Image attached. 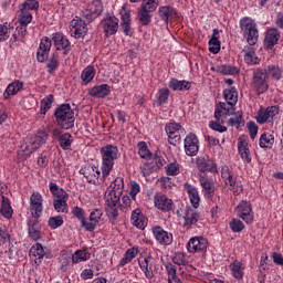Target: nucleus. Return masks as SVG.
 Instances as JSON below:
<instances>
[{
  "instance_id": "nucleus-1",
  "label": "nucleus",
  "mask_w": 283,
  "mask_h": 283,
  "mask_svg": "<svg viewBox=\"0 0 283 283\" xmlns=\"http://www.w3.org/2000/svg\"><path fill=\"white\" fill-rule=\"evenodd\" d=\"M101 156L102 176L103 178H107V176L112 174V169H114V160H118L120 158V153L118 151V147L107 144L101 148Z\"/></svg>"
},
{
  "instance_id": "nucleus-2",
  "label": "nucleus",
  "mask_w": 283,
  "mask_h": 283,
  "mask_svg": "<svg viewBox=\"0 0 283 283\" xmlns=\"http://www.w3.org/2000/svg\"><path fill=\"white\" fill-rule=\"evenodd\" d=\"M55 120L62 129H72L74 127V111L70 104H62L54 112Z\"/></svg>"
},
{
  "instance_id": "nucleus-3",
  "label": "nucleus",
  "mask_w": 283,
  "mask_h": 283,
  "mask_svg": "<svg viewBox=\"0 0 283 283\" xmlns=\"http://www.w3.org/2000/svg\"><path fill=\"white\" fill-rule=\"evenodd\" d=\"M240 29L244 39H247V43L250 45H255V43H258L260 32L258 31V23H255V20L247 17L241 19Z\"/></svg>"
},
{
  "instance_id": "nucleus-4",
  "label": "nucleus",
  "mask_w": 283,
  "mask_h": 283,
  "mask_svg": "<svg viewBox=\"0 0 283 283\" xmlns=\"http://www.w3.org/2000/svg\"><path fill=\"white\" fill-rule=\"evenodd\" d=\"M251 87L259 95L269 92V72H266V69H256L253 71Z\"/></svg>"
},
{
  "instance_id": "nucleus-5",
  "label": "nucleus",
  "mask_w": 283,
  "mask_h": 283,
  "mask_svg": "<svg viewBox=\"0 0 283 283\" xmlns=\"http://www.w3.org/2000/svg\"><path fill=\"white\" fill-rule=\"evenodd\" d=\"M166 134L168 136V143L169 145H176L180 144V140H182L181 134H185V128H182V125L178 123H169L165 127Z\"/></svg>"
},
{
  "instance_id": "nucleus-6",
  "label": "nucleus",
  "mask_w": 283,
  "mask_h": 283,
  "mask_svg": "<svg viewBox=\"0 0 283 283\" xmlns=\"http://www.w3.org/2000/svg\"><path fill=\"white\" fill-rule=\"evenodd\" d=\"M80 174L84 176V178L90 182V185L98 186L105 178L102 177L101 179V169L96 166H84L82 169H80Z\"/></svg>"
},
{
  "instance_id": "nucleus-7",
  "label": "nucleus",
  "mask_w": 283,
  "mask_h": 283,
  "mask_svg": "<svg viewBox=\"0 0 283 283\" xmlns=\"http://www.w3.org/2000/svg\"><path fill=\"white\" fill-rule=\"evenodd\" d=\"M30 212L34 220H39L43 213V196L33 192L30 197Z\"/></svg>"
},
{
  "instance_id": "nucleus-8",
  "label": "nucleus",
  "mask_w": 283,
  "mask_h": 283,
  "mask_svg": "<svg viewBox=\"0 0 283 283\" xmlns=\"http://www.w3.org/2000/svg\"><path fill=\"white\" fill-rule=\"evenodd\" d=\"M184 149L187 156H198L200 145L196 134L190 133L186 136V138L184 139Z\"/></svg>"
},
{
  "instance_id": "nucleus-9",
  "label": "nucleus",
  "mask_w": 283,
  "mask_h": 283,
  "mask_svg": "<svg viewBox=\"0 0 283 283\" xmlns=\"http://www.w3.org/2000/svg\"><path fill=\"white\" fill-rule=\"evenodd\" d=\"M51 41L53 42L55 50H62L63 54H70V52H72V44L63 33H54Z\"/></svg>"
},
{
  "instance_id": "nucleus-10",
  "label": "nucleus",
  "mask_w": 283,
  "mask_h": 283,
  "mask_svg": "<svg viewBox=\"0 0 283 283\" xmlns=\"http://www.w3.org/2000/svg\"><path fill=\"white\" fill-rule=\"evenodd\" d=\"M161 167H165V159L160 156H154L150 161L144 163L140 166L142 174L144 176H149L153 171H157V169H160Z\"/></svg>"
},
{
  "instance_id": "nucleus-11",
  "label": "nucleus",
  "mask_w": 283,
  "mask_h": 283,
  "mask_svg": "<svg viewBox=\"0 0 283 283\" xmlns=\"http://www.w3.org/2000/svg\"><path fill=\"white\" fill-rule=\"evenodd\" d=\"M237 213L241 220L247 222V224L253 222V209L251 208V202L242 200L237 207Z\"/></svg>"
},
{
  "instance_id": "nucleus-12",
  "label": "nucleus",
  "mask_w": 283,
  "mask_h": 283,
  "mask_svg": "<svg viewBox=\"0 0 283 283\" xmlns=\"http://www.w3.org/2000/svg\"><path fill=\"white\" fill-rule=\"evenodd\" d=\"M209 241L205 237H193L187 243L189 253H200V251H207Z\"/></svg>"
},
{
  "instance_id": "nucleus-13",
  "label": "nucleus",
  "mask_w": 283,
  "mask_h": 283,
  "mask_svg": "<svg viewBox=\"0 0 283 283\" xmlns=\"http://www.w3.org/2000/svg\"><path fill=\"white\" fill-rule=\"evenodd\" d=\"M87 34V24L80 17H75L71 21V35L75 39H81Z\"/></svg>"
},
{
  "instance_id": "nucleus-14",
  "label": "nucleus",
  "mask_w": 283,
  "mask_h": 283,
  "mask_svg": "<svg viewBox=\"0 0 283 283\" xmlns=\"http://www.w3.org/2000/svg\"><path fill=\"white\" fill-rule=\"evenodd\" d=\"M154 203L159 211H164L165 213L174 211V200L169 199L167 195L157 193L154 198Z\"/></svg>"
},
{
  "instance_id": "nucleus-15",
  "label": "nucleus",
  "mask_w": 283,
  "mask_h": 283,
  "mask_svg": "<svg viewBox=\"0 0 283 283\" xmlns=\"http://www.w3.org/2000/svg\"><path fill=\"white\" fill-rule=\"evenodd\" d=\"M50 50H52V40L45 36L41 40L40 46L36 51V59L39 63H45L50 56Z\"/></svg>"
},
{
  "instance_id": "nucleus-16",
  "label": "nucleus",
  "mask_w": 283,
  "mask_h": 283,
  "mask_svg": "<svg viewBox=\"0 0 283 283\" xmlns=\"http://www.w3.org/2000/svg\"><path fill=\"white\" fill-rule=\"evenodd\" d=\"M101 25L106 36H112L118 32V18L114 15H107L101 22Z\"/></svg>"
},
{
  "instance_id": "nucleus-17",
  "label": "nucleus",
  "mask_w": 283,
  "mask_h": 283,
  "mask_svg": "<svg viewBox=\"0 0 283 283\" xmlns=\"http://www.w3.org/2000/svg\"><path fill=\"white\" fill-rule=\"evenodd\" d=\"M199 182L206 198H213L216 196V181L207 175H200Z\"/></svg>"
},
{
  "instance_id": "nucleus-18",
  "label": "nucleus",
  "mask_w": 283,
  "mask_h": 283,
  "mask_svg": "<svg viewBox=\"0 0 283 283\" xmlns=\"http://www.w3.org/2000/svg\"><path fill=\"white\" fill-rule=\"evenodd\" d=\"M200 220V212L196 211V208L188 207L184 211V228L191 229L193 224Z\"/></svg>"
},
{
  "instance_id": "nucleus-19",
  "label": "nucleus",
  "mask_w": 283,
  "mask_h": 283,
  "mask_svg": "<svg viewBox=\"0 0 283 283\" xmlns=\"http://www.w3.org/2000/svg\"><path fill=\"white\" fill-rule=\"evenodd\" d=\"M277 114V106L268 107L266 109L259 111L256 122L260 123V125H264V123H271V120H273Z\"/></svg>"
},
{
  "instance_id": "nucleus-20",
  "label": "nucleus",
  "mask_w": 283,
  "mask_h": 283,
  "mask_svg": "<svg viewBox=\"0 0 283 283\" xmlns=\"http://www.w3.org/2000/svg\"><path fill=\"white\" fill-rule=\"evenodd\" d=\"M280 31L275 28H271L265 32L264 38V48L266 50H273L275 45H277V41H280Z\"/></svg>"
},
{
  "instance_id": "nucleus-21",
  "label": "nucleus",
  "mask_w": 283,
  "mask_h": 283,
  "mask_svg": "<svg viewBox=\"0 0 283 283\" xmlns=\"http://www.w3.org/2000/svg\"><path fill=\"white\" fill-rule=\"evenodd\" d=\"M153 233L157 242H159V244H164L165 247H168L169 244H171V242H174V235L165 231L161 227H155L153 229Z\"/></svg>"
},
{
  "instance_id": "nucleus-22",
  "label": "nucleus",
  "mask_w": 283,
  "mask_h": 283,
  "mask_svg": "<svg viewBox=\"0 0 283 283\" xmlns=\"http://www.w3.org/2000/svg\"><path fill=\"white\" fill-rule=\"evenodd\" d=\"M130 223L137 229L144 230L147 227V218L143 214V210L135 208L130 214Z\"/></svg>"
},
{
  "instance_id": "nucleus-23",
  "label": "nucleus",
  "mask_w": 283,
  "mask_h": 283,
  "mask_svg": "<svg viewBox=\"0 0 283 283\" xmlns=\"http://www.w3.org/2000/svg\"><path fill=\"white\" fill-rule=\"evenodd\" d=\"M139 268L145 273L147 280L155 277L156 263L151 258H145L143 261H139Z\"/></svg>"
},
{
  "instance_id": "nucleus-24",
  "label": "nucleus",
  "mask_w": 283,
  "mask_h": 283,
  "mask_svg": "<svg viewBox=\"0 0 283 283\" xmlns=\"http://www.w3.org/2000/svg\"><path fill=\"white\" fill-rule=\"evenodd\" d=\"M46 140H48V133L45 132L39 133L38 135L31 138L30 145L25 147V150L32 154V151H36L39 147H41L42 145H45Z\"/></svg>"
},
{
  "instance_id": "nucleus-25",
  "label": "nucleus",
  "mask_w": 283,
  "mask_h": 283,
  "mask_svg": "<svg viewBox=\"0 0 283 283\" xmlns=\"http://www.w3.org/2000/svg\"><path fill=\"white\" fill-rule=\"evenodd\" d=\"M196 163L199 171L202 174H205V171H216V163H213V159L209 156L198 157Z\"/></svg>"
},
{
  "instance_id": "nucleus-26",
  "label": "nucleus",
  "mask_w": 283,
  "mask_h": 283,
  "mask_svg": "<svg viewBox=\"0 0 283 283\" xmlns=\"http://www.w3.org/2000/svg\"><path fill=\"white\" fill-rule=\"evenodd\" d=\"M88 94L94 98H105L112 94V87L107 84L97 85L92 87L88 91Z\"/></svg>"
},
{
  "instance_id": "nucleus-27",
  "label": "nucleus",
  "mask_w": 283,
  "mask_h": 283,
  "mask_svg": "<svg viewBox=\"0 0 283 283\" xmlns=\"http://www.w3.org/2000/svg\"><path fill=\"white\" fill-rule=\"evenodd\" d=\"M168 87L172 90L174 92H187L191 90V82L187 80H177V78H170L168 82Z\"/></svg>"
},
{
  "instance_id": "nucleus-28",
  "label": "nucleus",
  "mask_w": 283,
  "mask_h": 283,
  "mask_svg": "<svg viewBox=\"0 0 283 283\" xmlns=\"http://www.w3.org/2000/svg\"><path fill=\"white\" fill-rule=\"evenodd\" d=\"M28 233L29 238H31L34 242L41 240V223L39 220H29L28 221Z\"/></svg>"
},
{
  "instance_id": "nucleus-29",
  "label": "nucleus",
  "mask_w": 283,
  "mask_h": 283,
  "mask_svg": "<svg viewBox=\"0 0 283 283\" xmlns=\"http://www.w3.org/2000/svg\"><path fill=\"white\" fill-rule=\"evenodd\" d=\"M72 213L74 218H77L80 220L81 227H83L86 231H94V224L85 220V212L83 211V208L75 206L72 210Z\"/></svg>"
},
{
  "instance_id": "nucleus-30",
  "label": "nucleus",
  "mask_w": 283,
  "mask_h": 283,
  "mask_svg": "<svg viewBox=\"0 0 283 283\" xmlns=\"http://www.w3.org/2000/svg\"><path fill=\"white\" fill-rule=\"evenodd\" d=\"M185 189L189 196L191 206L193 209H198V207H200V193L198 192V188L189 184H185Z\"/></svg>"
},
{
  "instance_id": "nucleus-31",
  "label": "nucleus",
  "mask_w": 283,
  "mask_h": 283,
  "mask_svg": "<svg viewBox=\"0 0 283 283\" xmlns=\"http://www.w3.org/2000/svg\"><path fill=\"white\" fill-rule=\"evenodd\" d=\"M151 12H154V7H142L138 10L137 17L140 25H149L151 23Z\"/></svg>"
},
{
  "instance_id": "nucleus-32",
  "label": "nucleus",
  "mask_w": 283,
  "mask_h": 283,
  "mask_svg": "<svg viewBox=\"0 0 283 283\" xmlns=\"http://www.w3.org/2000/svg\"><path fill=\"white\" fill-rule=\"evenodd\" d=\"M120 17L122 30L126 36H129V34H132V13L125 10V7H123V10L120 11Z\"/></svg>"
},
{
  "instance_id": "nucleus-33",
  "label": "nucleus",
  "mask_w": 283,
  "mask_h": 283,
  "mask_svg": "<svg viewBox=\"0 0 283 283\" xmlns=\"http://www.w3.org/2000/svg\"><path fill=\"white\" fill-rule=\"evenodd\" d=\"M220 111L214 112V118L216 120H211L209 123V127L210 129H213V132H219V134H224V132H227V126H224V119H222V117H220Z\"/></svg>"
},
{
  "instance_id": "nucleus-34",
  "label": "nucleus",
  "mask_w": 283,
  "mask_h": 283,
  "mask_svg": "<svg viewBox=\"0 0 283 283\" xmlns=\"http://www.w3.org/2000/svg\"><path fill=\"white\" fill-rule=\"evenodd\" d=\"M223 98L230 107H235L238 103V90H235V87L226 88L223 91Z\"/></svg>"
},
{
  "instance_id": "nucleus-35",
  "label": "nucleus",
  "mask_w": 283,
  "mask_h": 283,
  "mask_svg": "<svg viewBox=\"0 0 283 283\" xmlns=\"http://www.w3.org/2000/svg\"><path fill=\"white\" fill-rule=\"evenodd\" d=\"M18 21L20 25L24 27L25 32V28H28L29 23H32V12L25 11V9L19 7Z\"/></svg>"
},
{
  "instance_id": "nucleus-36",
  "label": "nucleus",
  "mask_w": 283,
  "mask_h": 283,
  "mask_svg": "<svg viewBox=\"0 0 283 283\" xmlns=\"http://www.w3.org/2000/svg\"><path fill=\"white\" fill-rule=\"evenodd\" d=\"M120 196H123V193L107 189L105 192L106 206L120 205Z\"/></svg>"
},
{
  "instance_id": "nucleus-37",
  "label": "nucleus",
  "mask_w": 283,
  "mask_h": 283,
  "mask_svg": "<svg viewBox=\"0 0 283 283\" xmlns=\"http://www.w3.org/2000/svg\"><path fill=\"white\" fill-rule=\"evenodd\" d=\"M220 31L218 29H213V33L211 39L209 40V51L212 52V54H218L220 52Z\"/></svg>"
},
{
  "instance_id": "nucleus-38",
  "label": "nucleus",
  "mask_w": 283,
  "mask_h": 283,
  "mask_svg": "<svg viewBox=\"0 0 283 283\" xmlns=\"http://www.w3.org/2000/svg\"><path fill=\"white\" fill-rule=\"evenodd\" d=\"M21 90H23L22 82L14 81L7 86V88L4 91V97L10 98V96H14V95L19 94V92H21Z\"/></svg>"
},
{
  "instance_id": "nucleus-39",
  "label": "nucleus",
  "mask_w": 283,
  "mask_h": 283,
  "mask_svg": "<svg viewBox=\"0 0 283 283\" xmlns=\"http://www.w3.org/2000/svg\"><path fill=\"white\" fill-rule=\"evenodd\" d=\"M244 61L248 65H260V57L255 54L253 48L243 49Z\"/></svg>"
},
{
  "instance_id": "nucleus-40",
  "label": "nucleus",
  "mask_w": 283,
  "mask_h": 283,
  "mask_svg": "<svg viewBox=\"0 0 283 283\" xmlns=\"http://www.w3.org/2000/svg\"><path fill=\"white\" fill-rule=\"evenodd\" d=\"M214 112H220V117L222 118V116L224 118H227V116H231L233 115V112H235L234 106L229 105V102L224 103V102H220Z\"/></svg>"
},
{
  "instance_id": "nucleus-41",
  "label": "nucleus",
  "mask_w": 283,
  "mask_h": 283,
  "mask_svg": "<svg viewBox=\"0 0 283 283\" xmlns=\"http://www.w3.org/2000/svg\"><path fill=\"white\" fill-rule=\"evenodd\" d=\"M30 255L35 258V264H41V260L45 256V250L41 243H36L30 249Z\"/></svg>"
},
{
  "instance_id": "nucleus-42",
  "label": "nucleus",
  "mask_w": 283,
  "mask_h": 283,
  "mask_svg": "<svg viewBox=\"0 0 283 283\" xmlns=\"http://www.w3.org/2000/svg\"><path fill=\"white\" fill-rule=\"evenodd\" d=\"M49 189L53 196H55V200L70 199V195L63 190V188H59V186L54 182H50Z\"/></svg>"
},
{
  "instance_id": "nucleus-43",
  "label": "nucleus",
  "mask_w": 283,
  "mask_h": 283,
  "mask_svg": "<svg viewBox=\"0 0 283 283\" xmlns=\"http://www.w3.org/2000/svg\"><path fill=\"white\" fill-rule=\"evenodd\" d=\"M230 271L237 280H242L244 277V269L242 268V262L235 260L230 264Z\"/></svg>"
},
{
  "instance_id": "nucleus-44",
  "label": "nucleus",
  "mask_w": 283,
  "mask_h": 283,
  "mask_svg": "<svg viewBox=\"0 0 283 283\" xmlns=\"http://www.w3.org/2000/svg\"><path fill=\"white\" fill-rule=\"evenodd\" d=\"M0 213L3 216V218H7V220H10L12 218V206H10V199L8 197H2V203L0 208Z\"/></svg>"
},
{
  "instance_id": "nucleus-45",
  "label": "nucleus",
  "mask_w": 283,
  "mask_h": 283,
  "mask_svg": "<svg viewBox=\"0 0 283 283\" xmlns=\"http://www.w3.org/2000/svg\"><path fill=\"white\" fill-rule=\"evenodd\" d=\"M158 12L161 21H165V23H169V19L176 17V9L171 7H161Z\"/></svg>"
},
{
  "instance_id": "nucleus-46",
  "label": "nucleus",
  "mask_w": 283,
  "mask_h": 283,
  "mask_svg": "<svg viewBox=\"0 0 283 283\" xmlns=\"http://www.w3.org/2000/svg\"><path fill=\"white\" fill-rule=\"evenodd\" d=\"M95 75H96V70L94 69V66L85 67L81 74L83 85H87V83H92V81H94Z\"/></svg>"
},
{
  "instance_id": "nucleus-47",
  "label": "nucleus",
  "mask_w": 283,
  "mask_h": 283,
  "mask_svg": "<svg viewBox=\"0 0 283 283\" xmlns=\"http://www.w3.org/2000/svg\"><path fill=\"white\" fill-rule=\"evenodd\" d=\"M137 147H138V154L140 158H144V160H148V163L154 159V154L149 151V148L147 147V143L139 142Z\"/></svg>"
},
{
  "instance_id": "nucleus-48",
  "label": "nucleus",
  "mask_w": 283,
  "mask_h": 283,
  "mask_svg": "<svg viewBox=\"0 0 283 283\" xmlns=\"http://www.w3.org/2000/svg\"><path fill=\"white\" fill-rule=\"evenodd\" d=\"M216 72L222 74L223 76H235V74H238L240 70L231 65H219L217 66Z\"/></svg>"
},
{
  "instance_id": "nucleus-49",
  "label": "nucleus",
  "mask_w": 283,
  "mask_h": 283,
  "mask_svg": "<svg viewBox=\"0 0 283 283\" xmlns=\"http://www.w3.org/2000/svg\"><path fill=\"white\" fill-rule=\"evenodd\" d=\"M118 209H120V205L106 206V216L112 224H116Z\"/></svg>"
},
{
  "instance_id": "nucleus-50",
  "label": "nucleus",
  "mask_w": 283,
  "mask_h": 283,
  "mask_svg": "<svg viewBox=\"0 0 283 283\" xmlns=\"http://www.w3.org/2000/svg\"><path fill=\"white\" fill-rule=\"evenodd\" d=\"M275 143V137L271 133H263L260 137V147L271 149Z\"/></svg>"
},
{
  "instance_id": "nucleus-51",
  "label": "nucleus",
  "mask_w": 283,
  "mask_h": 283,
  "mask_svg": "<svg viewBox=\"0 0 283 283\" xmlns=\"http://www.w3.org/2000/svg\"><path fill=\"white\" fill-rule=\"evenodd\" d=\"M239 154L244 163H251V151L247 147V142L240 140L238 144Z\"/></svg>"
},
{
  "instance_id": "nucleus-52",
  "label": "nucleus",
  "mask_w": 283,
  "mask_h": 283,
  "mask_svg": "<svg viewBox=\"0 0 283 283\" xmlns=\"http://www.w3.org/2000/svg\"><path fill=\"white\" fill-rule=\"evenodd\" d=\"M73 142L74 138H72V134L70 133H65L59 137L60 147H62L64 150L70 149Z\"/></svg>"
},
{
  "instance_id": "nucleus-53",
  "label": "nucleus",
  "mask_w": 283,
  "mask_h": 283,
  "mask_svg": "<svg viewBox=\"0 0 283 283\" xmlns=\"http://www.w3.org/2000/svg\"><path fill=\"white\" fill-rule=\"evenodd\" d=\"M46 67L49 70V74H54L56 70H59V54L53 53L48 62H46Z\"/></svg>"
},
{
  "instance_id": "nucleus-54",
  "label": "nucleus",
  "mask_w": 283,
  "mask_h": 283,
  "mask_svg": "<svg viewBox=\"0 0 283 283\" xmlns=\"http://www.w3.org/2000/svg\"><path fill=\"white\" fill-rule=\"evenodd\" d=\"M88 11L93 13V17L98 18L103 14V2L101 0H94L88 4Z\"/></svg>"
},
{
  "instance_id": "nucleus-55",
  "label": "nucleus",
  "mask_w": 283,
  "mask_h": 283,
  "mask_svg": "<svg viewBox=\"0 0 283 283\" xmlns=\"http://www.w3.org/2000/svg\"><path fill=\"white\" fill-rule=\"evenodd\" d=\"M67 200L69 199H54L53 207L57 213H67Z\"/></svg>"
},
{
  "instance_id": "nucleus-56",
  "label": "nucleus",
  "mask_w": 283,
  "mask_h": 283,
  "mask_svg": "<svg viewBox=\"0 0 283 283\" xmlns=\"http://www.w3.org/2000/svg\"><path fill=\"white\" fill-rule=\"evenodd\" d=\"M87 260H90V253L83 250L75 251L72 255V262L74 264H78V262H85Z\"/></svg>"
},
{
  "instance_id": "nucleus-57",
  "label": "nucleus",
  "mask_w": 283,
  "mask_h": 283,
  "mask_svg": "<svg viewBox=\"0 0 283 283\" xmlns=\"http://www.w3.org/2000/svg\"><path fill=\"white\" fill-rule=\"evenodd\" d=\"M101 218H103V210L101 209H94L90 214V222L88 224H93L94 230L96 229V226L98 222H101Z\"/></svg>"
},
{
  "instance_id": "nucleus-58",
  "label": "nucleus",
  "mask_w": 283,
  "mask_h": 283,
  "mask_svg": "<svg viewBox=\"0 0 283 283\" xmlns=\"http://www.w3.org/2000/svg\"><path fill=\"white\" fill-rule=\"evenodd\" d=\"M221 177L224 179L226 185L229 187L235 181V177H233V172L229 171V167H223L221 169Z\"/></svg>"
},
{
  "instance_id": "nucleus-59",
  "label": "nucleus",
  "mask_w": 283,
  "mask_h": 283,
  "mask_svg": "<svg viewBox=\"0 0 283 283\" xmlns=\"http://www.w3.org/2000/svg\"><path fill=\"white\" fill-rule=\"evenodd\" d=\"M54 103V95L50 94L41 101V114H48V109L52 107Z\"/></svg>"
},
{
  "instance_id": "nucleus-60",
  "label": "nucleus",
  "mask_w": 283,
  "mask_h": 283,
  "mask_svg": "<svg viewBox=\"0 0 283 283\" xmlns=\"http://www.w3.org/2000/svg\"><path fill=\"white\" fill-rule=\"evenodd\" d=\"M22 10L27 12H32V10H39V1L36 0H25L22 4L19 6Z\"/></svg>"
},
{
  "instance_id": "nucleus-61",
  "label": "nucleus",
  "mask_w": 283,
  "mask_h": 283,
  "mask_svg": "<svg viewBox=\"0 0 283 283\" xmlns=\"http://www.w3.org/2000/svg\"><path fill=\"white\" fill-rule=\"evenodd\" d=\"M125 188V180L122 177H117L111 185V191H116L117 193H123Z\"/></svg>"
},
{
  "instance_id": "nucleus-62",
  "label": "nucleus",
  "mask_w": 283,
  "mask_h": 283,
  "mask_svg": "<svg viewBox=\"0 0 283 283\" xmlns=\"http://www.w3.org/2000/svg\"><path fill=\"white\" fill-rule=\"evenodd\" d=\"M10 30H12V28H10L8 22L0 24V43L10 39Z\"/></svg>"
},
{
  "instance_id": "nucleus-63",
  "label": "nucleus",
  "mask_w": 283,
  "mask_h": 283,
  "mask_svg": "<svg viewBox=\"0 0 283 283\" xmlns=\"http://www.w3.org/2000/svg\"><path fill=\"white\" fill-rule=\"evenodd\" d=\"M136 258V251L134 249H128L123 259L119 261V266H125V264H129L132 260Z\"/></svg>"
},
{
  "instance_id": "nucleus-64",
  "label": "nucleus",
  "mask_w": 283,
  "mask_h": 283,
  "mask_svg": "<svg viewBox=\"0 0 283 283\" xmlns=\"http://www.w3.org/2000/svg\"><path fill=\"white\" fill-rule=\"evenodd\" d=\"M167 176H178L180 174V165L178 163H171L166 166Z\"/></svg>"
}]
</instances>
